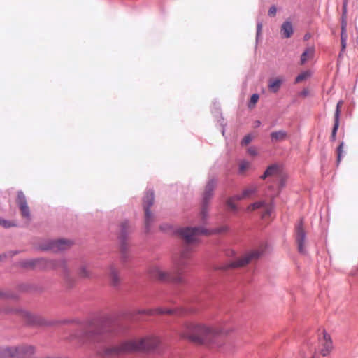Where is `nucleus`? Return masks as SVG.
I'll return each instance as SVG.
<instances>
[{"instance_id": "1", "label": "nucleus", "mask_w": 358, "mask_h": 358, "mask_svg": "<svg viewBox=\"0 0 358 358\" xmlns=\"http://www.w3.org/2000/svg\"><path fill=\"white\" fill-rule=\"evenodd\" d=\"M178 334L182 339L196 344L207 345L214 343L223 331L217 327L188 322L182 324Z\"/></svg>"}, {"instance_id": "2", "label": "nucleus", "mask_w": 358, "mask_h": 358, "mask_svg": "<svg viewBox=\"0 0 358 358\" xmlns=\"http://www.w3.org/2000/svg\"><path fill=\"white\" fill-rule=\"evenodd\" d=\"M191 248L187 245L180 252V255L175 258L173 271L171 274L164 271L160 266H152L149 268V274L153 279L167 282L173 281L176 283H180L183 281L182 273L185 268L187 266L188 259L190 256Z\"/></svg>"}, {"instance_id": "3", "label": "nucleus", "mask_w": 358, "mask_h": 358, "mask_svg": "<svg viewBox=\"0 0 358 358\" xmlns=\"http://www.w3.org/2000/svg\"><path fill=\"white\" fill-rule=\"evenodd\" d=\"M159 342V338L155 336L132 339L120 344L116 348L115 351L117 352H130L139 350H149L157 348Z\"/></svg>"}, {"instance_id": "4", "label": "nucleus", "mask_w": 358, "mask_h": 358, "mask_svg": "<svg viewBox=\"0 0 358 358\" xmlns=\"http://www.w3.org/2000/svg\"><path fill=\"white\" fill-rule=\"evenodd\" d=\"M228 230L227 226H222L213 230H207L203 227H186L179 230V234L187 244L196 243L199 241L200 234L210 235L213 234H220Z\"/></svg>"}, {"instance_id": "5", "label": "nucleus", "mask_w": 358, "mask_h": 358, "mask_svg": "<svg viewBox=\"0 0 358 358\" xmlns=\"http://www.w3.org/2000/svg\"><path fill=\"white\" fill-rule=\"evenodd\" d=\"M110 330L109 322L107 321L96 320L91 322L87 327L84 337L90 342H99L101 336Z\"/></svg>"}, {"instance_id": "6", "label": "nucleus", "mask_w": 358, "mask_h": 358, "mask_svg": "<svg viewBox=\"0 0 358 358\" xmlns=\"http://www.w3.org/2000/svg\"><path fill=\"white\" fill-rule=\"evenodd\" d=\"M263 250L262 249H257L251 250L245 253L238 259L231 262L224 266V269L236 268L246 266L249 263L257 261L262 255Z\"/></svg>"}, {"instance_id": "7", "label": "nucleus", "mask_w": 358, "mask_h": 358, "mask_svg": "<svg viewBox=\"0 0 358 358\" xmlns=\"http://www.w3.org/2000/svg\"><path fill=\"white\" fill-rule=\"evenodd\" d=\"M217 185V181L215 179H210L206 184L203 195V207L201 212V216L205 219L207 216L206 203L213 196V192Z\"/></svg>"}, {"instance_id": "8", "label": "nucleus", "mask_w": 358, "mask_h": 358, "mask_svg": "<svg viewBox=\"0 0 358 358\" xmlns=\"http://www.w3.org/2000/svg\"><path fill=\"white\" fill-rule=\"evenodd\" d=\"M154 203V193L152 192H146L143 200V205L145 210V225L148 227L149 224L153 221V215L150 208L153 205Z\"/></svg>"}, {"instance_id": "9", "label": "nucleus", "mask_w": 358, "mask_h": 358, "mask_svg": "<svg viewBox=\"0 0 358 358\" xmlns=\"http://www.w3.org/2000/svg\"><path fill=\"white\" fill-rule=\"evenodd\" d=\"M296 241L298 245V250L301 253L305 252L306 231L303 228L302 220L296 224L295 228Z\"/></svg>"}, {"instance_id": "10", "label": "nucleus", "mask_w": 358, "mask_h": 358, "mask_svg": "<svg viewBox=\"0 0 358 358\" xmlns=\"http://www.w3.org/2000/svg\"><path fill=\"white\" fill-rule=\"evenodd\" d=\"M73 243L69 240L59 239L49 242L48 245L43 249L50 250L54 252L63 251L72 245Z\"/></svg>"}, {"instance_id": "11", "label": "nucleus", "mask_w": 358, "mask_h": 358, "mask_svg": "<svg viewBox=\"0 0 358 358\" xmlns=\"http://www.w3.org/2000/svg\"><path fill=\"white\" fill-rule=\"evenodd\" d=\"M264 208V212L263 213V217H265L266 216H269L274 208V204L273 202V200L271 201V203H267L264 201H259L255 202L254 203H252L249 205L247 208V210L249 212H252L255 210Z\"/></svg>"}, {"instance_id": "12", "label": "nucleus", "mask_w": 358, "mask_h": 358, "mask_svg": "<svg viewBox=\"0 0 358 358\" xmlns=\"http://www.w3.org/2000/svg\"><path fill=\"white\" fill-rule=\"evenodd\" d=\"M319 343L321 346L320 352L322 355L324 357L328 355L333 348L330 336L324 331L322 336L319 338Z\"/></svg>"}, {"instance_id": "13", "label": "nucleus", "mask_w": 358, "mask_h": 358, "mask_svg": "<svg viewBox=\"0 0 358 358\" xmlns=\"http://www.w3.org/2000/svg\"><path fill=\"white\" fill-rule=\"evenodd\" d=\"M17 203L19 206L22 217L28 220H30V219H31L30 210L27 205L25 196L22 192H18Z\"/></svg>"}, {"instance_id": "14", "label": "nucleus", "mask_w": 358, "mask_h": 358, "mask_svg": "<svg viewBox=\"0 0 358 358\" xmlns=\"http://www.w3.org/2000/svg\"><path fill=\"white\" fill-rule=\"evenodd\" d=\"M17 350L16 358H35L32 357L35 352V348L29 345H22L15 346Z\"/></svg>"}, {"instance_id": "15", "label": "nucleus", "mask_w": 358, "mask_h": 358, "mask_svg": "<svg viewBox=\"0 0 358 358\" xmlns=\"http://www.w3.org/2000/svg\"><path fill=\"white\" fill-rule=\"evenodd\" d=\"M12 312L19 314L23 318H24L27 322L30 324H37L40 325L45 324V323L41 318L31 314L27 311L21 309H15L12 310Z\"/></svg>"}, {"instance_id": "16", "label": "nucleus", "mask_w": 358, "mask_h": 358, "mask_svg": "<svg viewBox=\"0 0 358 358\" xmlns=\"http://www.w3.org/2000/svg\"><path fill=\"white\" fill-rule=\"evenodd\" d=\"M15 346H0V358H16Z\"/></svg>"}, {"instance_id": "17", "label": "nucleus", "mask_w": 358, "mask_h": 358, "mask_svg": "<svg viewBox=\"0 0 358 358\" xmlns=\"http://www.w3.org/2000/svg\"><path fill=\"white\" fill-rule=\"evenodd\" d=\"M315 49L314 46L306 48L301 55L300 64L303 65L308 61L313 59L315 56Z\"/></svg>"}, {"instance_id": "18", "label": "nucleus", "mask_w": 358, "mask_h": 358, "mask_svg": "<svg viewBox=\"0 0 358 358\" xmlns=\"http://www.w3.org/2000/svg\"><path fill=\"white\" fill-rule=\"evenodd\" d=\"M176 310L173 309H168V308H157L155 309H148V310H143L140 312V313L147 314L149 315H160V314H169V315H173L175 314Z\"/></svg>"}, {"instance_id": "19", "label": "nucleus", "mask_w": 358, "mask_h": 358, "mask_svg": "<svg viewBox=\"0 0 358 358\" xmlns=\"http://www.w3.org/2000/svg\"><path fill=\"white\" fill-rule=\"evenodd\" d=\"M280 173V167L277 164H272L269 166L260 177L261 179L264 180L269 176H279Z\"/></svg>"}, {"instance_id": "20", "label": "nucleus", "mask_w": 358, "mask_h": 358, "mask_svg": "<svg viewBox=\"0 0 358 358\" xmlns=\"http://www.w3.org/2000/svg\"><path fill=\"white\" fill-rule=\"evenodd\" d=\"M257 191V187L255 185H250L248 187H247L243 191L241 194L236 195L237 201L249 198L254 194H255Z\"/></svg>"}, {"instance_id": "21", "label": "nucleus", "mask_w": 358, "mask_h": 358, "mask_svg": "<svg viewBox=\"0 0 358 358\" xmlns=\"http://www.w3.org/2000/svg\"><path fill=\"white\" fill-rule=\"evenodd\" d=\"M293 34V27L290 22L286 21L281 26V34L282 37L289 38Z\"/></svg>"}, {"instance_id": "22", "label": "nucleus", "mask_w": 358, "mask_h": 358, "mask_svg": "<svg viewBox=\"0 0 358 358\" xmlns=\"http://www.w3.org/2000/svg\"><path fill=\"white\" fill-rule=\"evenodd\" d=\"M109 277L113 285L116 286L120 283V278L119 273L113 266L109 268Z\"/></svg>"}, {"instance_id": "23", "label": "nucleus", "mask_w": 358, "mask_h": 358, "mask_svg": "<svg viewBox=\"0 0 358 358\" xmlns=\"http://www.w3.org/2000/svg\"><path fill=\"white\" fill-rule=\"evenodd\" d=\"M271 141L273 142L282 141L287 138V133L284 130H280L271 134Z\"/></svg>"}, {"instance_id": "24", "label": "nucleus", "mask_w": 358, "mask_h": 358, "mask_svg": "<svg viewBox=\"0 0 358 358\" xmlns=\"http://www.w3.org/2000/svg\"><path fill=\"white\" fill-rule=\"evenodd\" d=\"M311 74H312V73L310 70H306V71L301 72L296 76V78L295 79V83H301V82L307 80L308 78H309L311 76Z\"/></svg>"}, {"instance_id": "25", "label": "nucleus", "mask_w": 358, "mask_h": 358, "mask_svg": "<svg viewBox=\"0 0 358 358\" xmlns=\"http://www.w3.org/2000/svg\"><path fill=\"white\" fill-rule=\"evenodd\" d=\"M281 83L282 80L278 78L271 80L269 81L268 87L273 92H276L279 90Z\"/></svg>"}, {"instance_id": "26", "label": "nucleus", "mask_w": 358, "mask_h": 358, "mask_svg": "<svg viewBox=\"0 0 358 358\" xmlns=\"http://www.w3.org/2000/svg\"><path fill=\"white\" fill-rule=\"evenodd\" d=\"M250 167V163L247 161H241L239 164V173L243 174Z\"/></svg>"}, {"instance_id": "27", "label": "nucleus", "mask_w": 358, "mask_h": 358, "mask_svg": "<svg viewBox=\"0 0 358 358\" xmlns=\"http://www.w3.org/2000/svg\"><path fill=\"white\" fill-rule=\"evenodd\" d=\"M343 104V101H339L336 105V109L334 114V120L339 121L341 115V108Z\"/></svg>"}, {"instance_id": "28", "label": "nucleus", "mask_w": 358, "mask_h": 358, "mask_svg": "<svg viewBox=\"0 0 358 358\" xmlns=\"http://www.w3.org/2000/svg\"><path fill=\"white\" fill-rule=\"evenodd\" d=\"M259 95L257 94H253L251 97L250 100L248 103V108H253L255 104L257 103L259 100Z\"/></svg>"}, {"instance_id": "29", "label": "nucleus", "mask_w": 358, "mask_h": 358, "mask_svg": "<svg viewBox=\"0 0 358 358\" xmlns=\"http://www.w3.org/2000/svg\"><path fill=\"white\" fill-rule=\"evenodd\" d=\"M347 33H341V52L345 51L347 45Z\"/></svg>"}, {"instance_id": "30", "label": "nucleus", "mask_w": 358, "mask_h": 358, "mask_svg": "<svg viewBox=\"0 0 358 358\" xmlns=\"http://www.w3.org/2000/svg\"><path fill=\"white\" fill-rule=\"evenodd\" d=\"M339 127V121L334 120V127L331 135V141H334L336 140V132Z\"/></svg>"}, {"instance_id": "31", "label": "nucleus", "mask_w": 358, "mask_h": 358, "mask_svg": "<svg viewBox=\"0 0 358 358\" xmlns=\"http://www.w3.org/2000/svg\"><path fill=\"white\" fill-rule=\"evenodd\" d=\"M343 147H344V143L341 142L339 145V146L337 148L336 152H337V164H339L341 161L342 158V154L343 151Z\"/></svg>"}, {"instance_id": "32", "label": "nucleus", "mask_w": 358, "mask_h": 358, "mask_svg": "<svg viewBox=\"0 0 358 358\" xmlns=\"http://www.w3.org/2000/svg\"><path fill=\"white\" fill-rule=\"evenodd\" d=\"M235 200H237L236 195L234 197L229 199L227 201V205L228 208L234 211L236 210V206L234 203Z\"/></svg>"}, {"instance_id": "33", "label": "nucleus", "mask_w": 358, "mask_h": 358, "mask_svg": "<svg viewBox=\"0 0 358 358\" xmlns=\"http://www.w3.org/2000/svg\"><path fill=\"white\" fill-rule=\"evenodd\" d=\"M0 226H2L4 228H9L11 227H15V224L12 221L1 219L0 217Z\"/></svg>"}, {"instance_id": "34", "label": "nucleus", "mask_w": 358, "mask_h": 358, "mask_svg": "<svg viewBox=\"0 0 358 358\" xmlns=\"http://www.w3.org/2000/svg\"><path fill=\"white\" fill-rule=\"evenodd\" d=\"M78 275L81 278H87L90 275V272L87 270V267L83 266L79 268Z\"/></svg>"}, {"instance_id": "35", "label": "nucleus", "mask_w": 358, "mask_h": 358, "mask_svg": "<svg viewBox=\"0 0 358 358\" xmlns=\"http://www.w3.org/2000/svg\"><path fill=\"white\" fill-rule=\"evenodd\" d=\"M252 140V137L251 135L248 134V135H246L241 141V145L244 146V145H247L248 144H249Z\"/></svg>"}, {"instance_id": "36", "label": "nucleus", "mask_w": 358, "mask_h": 358, "mask_svg": "<svg viewBox=\"0 0 358 358\" xmlns=\"http://www.w3.org/2000/svg\"><path fill=\"white\" fill-rule=\"evenodd\" d=\"M55 266L56 268H61L62 269H65L66 268V262L64 260H59L55 265Z\"/></svg>"}, {"instance_id": "37", "label": "nucleus", "mask_w": 358, "mask_h": 358, "mask_svg": "<svg viewBox=\"0 0 358 358\" xmlns=\"http://www.w3.org/2000/svg\"><path fill=\"white\" fill-rule=\"evenodd\" d=\"M248 153L252 156H255L257 155V149L254 147H250L248 149Z\"/></svg>"}, {"instance_id": "38", "label": "nucleus", "mask_w": 358, "mask_h": 358, "mask_svg": "<svg viewBox=\"0 0 358 358\" xmlns=\"http://www.w3.org/2000/svg\"><path fill=\"white\" fill-rule=\"evenodd\" d=\"M276 12H277L276 8L274 6H271L268 10V15L271 17H273L275 15Z\"/></svg>"}, {"instance_id": "39", "label": "nucleus", "mask_w": 358, "mask_h": 358, "mask_svg": "<svg viewBox=\"0 0 358 358\" xmlns=\"http://www.w3.org/2000/svg\"><path fill=\"white\" fill-rule=\"evenodd\" d=\"M122 233L126 232V229L129 228V224L127 222H123L121 225Z\"/></svg>"}, {"instance_id": "40", "label": "nucleus", "mask_w": 358, "mask_h": 358, "mask_svg": "<svg viewBox=\"0 0 358 358\" xmlns=\"http://www.w3.org/2000/svg\"><path fill=\"white\" fill-rule=\"evenodd\" d=\"M346 22L343 21L342 25H341V33H347L346 31Z\"/></svg>"}, {"instance_id": "41", "label": "nucleus", "mask_w": 358, "mask_h": 358, "mask_svg": "<svg viewBox=\"0 0 358 358\" xmlns=\"http://www.w3.org/2000/svg\"><path fill=\"white\" fill-rule=\"evenodd\" d=\"M0 297L8 298L10 296H8V294H6V293H4L3 292H0Z\"/></svg>"}, {"instance_id": "42", "label": "nucleus", "mask_w": 358, "mask_h": 358, "mask_svg": "<svg viewBox=\"0 0 358 358\" xmlns=\"http://www.w3.org/2000/svg\"><path fill=\"white\" fill-rule=\"evenodd\" d=\"M346 6H347V2L345 1L343 3V13L346 12Z\"/></svg>"}, {"instance_id": "43", "label": "nucleus", "mask_w": 358, "mask_h": 358, "mask_svg": "<svg viewBox=\"0 0 358 358\" xmlns=\"http://www.w3.org/2000/svg\"><path fill=\"white\" fill-rule=\"evenodd\" d=\"M280 185L281 187H282L285 185V181L284 180H281Z\"/></svg>"}, {"instance_id": "44", "label": "nucleus", "mask_w": 358, "mask_h": 358, "mask_svg": "<svg viewBox=\"0 0 358 358\" xmlns=\"http://www.w3.org/2000/svg\"><path fill=\"white\" fill-rule=\"evenodd\" d=\"M260 124V122L258 121L257 123H256V125L259 126Z\"/></svg>"}, {"instance_id": "45", "label": "nucleus", "mask_w": 358, "mask_h": 358, "mask_svg": "<svg viewBox=\"0 0 358 358\" xmlns=\"http://www.w3.org/2000/svg\"><path fill=\"white\" fill-rule=\"evenodd\" d=\"M312 358H315V357H312Z\"/></svg>"}]
</instances>
